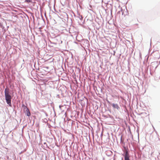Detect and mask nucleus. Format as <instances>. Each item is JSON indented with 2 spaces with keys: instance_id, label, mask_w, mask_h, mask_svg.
<instances>
[{
  "instance_id": "4",
  "label": "nucleus",
  "mask_w": 160,
  "mask_h": 160,
  "mask_svg": "<svg viewBox=\"0 0 160 160\" xmlns=\"http://www.w3.org/2000/svg\"><path fill=\"white\" fill-rule=\"evenodd\" d=\"M26 1L28 2H30V0H25Z\"/></svg>"
},
{
  "instance_id": "2",
  "label": "nucleus",
  "mask_w": 160,
  "mask_h": 160,
  "mask_svg": "<svg viewBox=\"0 0 160 160\" xmlns=\"http://www.w3.org/2000/svg\"><path fill=\"white\" fill-rule=\"evenodd\" d=\"M112 106L114 109H118L119 108V107L117 104H113Z\"/></svg>"
},
{
  "instance_id": "3",
  "label": "nucleus",
  "mask_w": 160,
  "mask_h": 160,
  "mask_svg": "<svg viewBox=\"0 0 160 160\" xmlns=\"http://www.w3.org/2000/svg\"><path fill=\"white\" fill-rule=\"evenodd\" d=\"M23 109H26L27 110H28V108H27V107L25 106H23Z\"/></svg>"
},
{
  "instance_id": "1",
  "label": "nucleus",
  "mask_w": 160,
  "mask_h": 160,
  "mask_svg": "<svg viewBox=\"0 0 160 160\" xmlns=\"http://www.w3.org/2000/svg\"><path fill=\"white\" fill-rule=\"evenodd\" d=\"M9 89L6 88L5 90V96L7 103L10 106H11L12 97L9 94Z\"/></svg>"
}]
</instances>
